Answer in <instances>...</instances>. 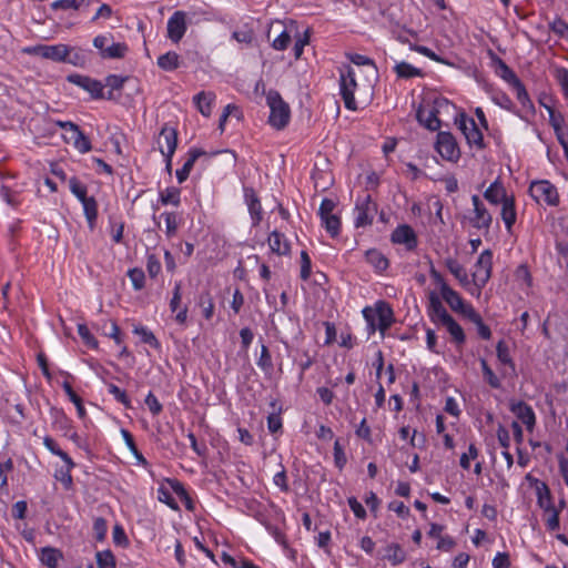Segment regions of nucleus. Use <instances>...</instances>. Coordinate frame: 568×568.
I'll list each match as a JSON object with an SVG mask.
<instances>
[{
	"instance_id": "1",
	"label": "nucleus",
	"mask_w": 568,
	"mask_h": 568,
	"mask_svg": "<svg viewBox=\"0 0 568 568\" xmlns=\"http://www.w3.org/2000/svg\"><path fill=\"white\" fill-rule=\"evenodd\" d=\"M267 105L270 106L268 123L277 129H284L291 118L290 105L282 99L277 91L271 90L266 95Z\"/></svg>"
},
{
	"instance_id": "2",
	"label": "nucleus",
	"mask_w": 568,
	"mask_h": 568,
	"mask_svg": "<svg viewBox=\"0 0 568 568\" xmlns=\"http://www.w3.org/2000/svg\"><path fill=\"white\" fill-rule=\"evenodd\" d=\"M363 316L371 327V332L377 328L381 333H385L394 322V312L386 302H378L376 304L375 313L372 308L365 307Z\"/></svg>"
},
{
	"instance_id": "3",
	"label": "nucleus",
	"mask_w": 568,
	"mask_h": 568,
	"mask_svg": "<svg viewBox=\"0 0 568 568\" xmlns=\"http://www.w3.org/2000/svg\"><path fill=\"white\" fill-rule=\"evenodd\" d=\"M377 214V204L369 194L357 196L354 209L355 227H365L372 225Z\"/></svg>"
},
{
	"instance_id": "4",
	"label": "nucleus",
	"mask_w": 568,
	"mask_h": 568,
	"mask_svg": "<svg viewBox=\"0 0 568 568\" xmlns=\"http://www.w3.org/2000/svg\"><path fill=\"white\" fill-rule=\"evenodd\" d=\"M28 53H34L44 59L52 60L54 62H68L71 64H79L78 61L70 57V48L65 44H40L33 48L26 49Z\"/></svg>"
},
{
	"instance_id": "5",
	"label": "nucleus",
	"mask_w": 568,
	"mask_h": 568,
	"mask_svg": "<svg viewBox=\"0 0 568 568\" xmlns=\"http://www.w3.org/2000/svg\"><path fill=\"white\" fill-rule=\"evenodd\" d=\"M429 274L434 283L439 287L443 300L453 311L460 312L466 304L459 293L446 283L443 275L435 267H430Z\"/></svg>"
},
{
	"instance_id": "6",
	"label": "nucleus",
	"mask_w": 568,
	"mask_h": 568,
	"mask_svg": "<svg viewBox=\"0 0 568 568\" xmlns=\"http://www.w3.org/2000/svg\"><path fill=\"white\" fill-rule=\"evenodd\" d=\"M356 88L357 83L355 79V72L353 68L347 65L346 70H341L339 89L345 108L352 111L357 110V104L354 97Z\"/></svg>"
},
{
	"instance_id": "7",
	"label": "nucleus",
	"mask_w": 568,
	"mask_h": 568,
	"mask_svg": "<svg viewBox=\"0 0 568 568\" xmlns=\"http://www.w3.org/2000/svg\"><path fill=\"white\" fill-rule=\"evenodd\" d=\"M435 149L446 161L457 162L460 158V150L456 139L449 132H438Z\"/></svg>"
},
{
	"instance_id": "8",
	"label": "nucleus",
	"mask_w": 568,
	"mask_h": 568,
	"mask_svg": "<svg viewBox=\"0 0 568 568\" xmlns=\"http://www.w3.org/2000/svg\"><path fill=\"white\" fill-rule=\"evenodd\" d=\"M493 268V252L485 250L478 256L475 264V271L473 273V281L480 291L489 281Z\"/></svg>"
},
{
	"instance_id": "9",
	"label": "nucleus",
	"mask_w": 568,
	"mask_h": 568,
	"mask_svg": "<svg viewBox=\"0 0 568 568\" xmlns=\"http://www.w3.org/2000/svg\"><path fill=\"white\" fill-rule=\"evenodd\" d=\"M530 195L538 202H544L548 205H557L559 195L557 189L549 181L541 180L532 182L529 187Z\"/></svg>"
},
{
	"instance_id": "10",
	"label": "nucleus",
	"mask_w": 568,
	"mask_h": 568,
	"mask_svg": "<svg viewBox=\"0 0 568 568\" xmlns=\"http://www.w3.org/2000/svg\"><path fill=\"white\" fill-rule=\"evenodd\" d=\"M457 124L469 145H475L477 149L485 148L483 133L473 118L460 114V118L457 120Z\"/></svg>"
},
{
	"instance_id": "11",
	"label": "nucleus",
	"mask_w": 568,
	"mask_h": 568,
	"mask_svg": "<svg viewBox=\"0 0 568 568\" xmlns=\"http://www.w3.org/2000/svg\"><path fill=\"white\" fill-rule=\"evenodd\" d=\"M186 13L184 11H175L168 20V38L178 43L186 32Z\"/></svg>"
},
{
	"instance_id": "12",
	"label": "nucleus",
	"mask_w": 568,
	"mask_h": 568,
	"mask_svg": "<svg viewBox=\"0 0 568 568\" xmlns=\"http://www.w3.org/2000/svg\"><path fill=\"white\" fill-rule=\"evenodd\" d=\"M509 409L526 426L528 432H532L536 425V415L530 405L524 400H511Z\"/></svg>"
},
{
	"instance_id": "13",
	"label": "nucleus",
	"mask_w": 568,
	"mask_h": 568,
	"mask_svg": "<svg viewBox=\"0 0 568 568\" xmlns=\"http://www.w3.org/2000/svg\"><path fill=\"white\" fill-rule=\"evenodd\" d=\"M68 81L88 91L93 99H102L103 84L95 79L81 74H70Z\"/></svg>"
},
{
	"instance_id": "14",
	"label": "nucleus",
	"mask_w": 568,
	"mask_h": 568,
	"mask_svg": "<svg viewBox=\"0 0 568 568\" xmlns=\"http://www.w3.org/2000/svg\"><path fill=\"white\" fill-rule=\"evenodd\" d=\"M160 151L165 158H173L178 146V132L174 128L164 124L159 135Z\"/></svg>"
},
{
	"instance_id": "15",
	"label": "nucleus",
	"mask_w": 568,
	"mask_h": 568,
	"mask_svg": "<svg viewBox=\"0 0 568 568\" xmlns=\"http://www.w3.org/2000/svg\"><path fill=\"white\" fill-rule=\"evenodd\" d=\"M63 140L65 143L72 144L80 153H87L92 148L89 138L75 123L64 132Z\"/></svg>"
},
{
	"instance_id": "16",
	"label": "nucleus",
	"mask_w": 568,
	"mask_h": 568,
	"mask_svg": "<svg viewBox=\"0 0 568 568\" xmlns=\"http://www.w3.org/2000/svg\"><path fill=\"white\" fill-rule=\"evenodd\" d=\"M471 202L474 205V217L471 219V224L476 229H489L493 222V217L490 213L487 211L483 202L480 201L478 195L471 196Z\"/></svg>"
},
{
	"instance_id": "17",
	"label": "nucleus",
	"mask_w": 568,
	"mask_h": 568,
	"mask_svg": "<svg viewBox=\"0 0 568 568\" xmlns=\"http://www.w3.org/2000/svg\"><path fill=\"white\" fill-rule=\"evenodd\" d=\"M390 240L395 244H404L408 251H412L417 246L416 234L407 224L397 226L393 231Z\"/></svg>"
},
{
	"instance_id": "18",
	"label": "nucleus",
	"mask_w": 568,
	"mask_h": 568,
	"mask_svg": "<svg viewBox=\"0 0 568 568\" xmlns=\"http://www.w3.org/2000/svg\"><path fill=\"white\" fill-rule=\"evenodd\" d=\"M244 199L248 206L252 225L256 226L262 221V205L260 199L254 189L251 186H244Z\"/></svg>"
},
{
	"instance_id": "19",
	"label": "nucleus",
	"mask_w": 568,
	"mask_h": 568,
	"mask_svg": "<svg viewBox=\"0 0 568 568\" xmlns=\"http://www.w3.org/2000/svg\"><path fill=\"white\" fill-rule=\"evenodd\" d=\"M182 301V283L175 282L172 292V298L170 301V310L172 313H176L175 321L179 324H185L187 320V306H181Z\"/></svg>"
},
{
	"instance_id": "20",
	"label": "nucleus",
	"mask_w": 568,
	"mask_h": 568,
	"mask_svg": "<svg viewBox=\"0 0 568 568\" xmlns=\"http://www.w3.org/2000/svg\"><path fill=\"white\" fill-rule=\"evenodd\" d=\"M267 242L272 253L277 255H288L291 253L288 240L283 233L276 230L270 233Z\"/></svg>"
},
{
	"instance_id": "21",
	"label": "nucleus",
	"mask_w": 568,
	"mask_h": 568,
	"mask_svg": "<svg viewBox=\"0 0 568 568\" xmlns=\"http://www.w3.org/2000/svg\"><path fill=\"white\" fill-rule=\"evenodd\" d=\"M437 114L438 110L435 108L427 111L419 106L416 111L417 121L429 131H437L440 128V120Z\"/></svg>"
},
{
	"instance_id": "22",
	"label": "nucleus",
	"mask_w": 568,
	"mask_h": 568,
	"mask_svg": "<svg viewBox=\"0 0 568 568\" xmlns=\"http://www.w3.org/2000/svg\"><path fill=\"white\" fill-rule=\"evenodd\" d=\"M484 197L494 205L503 204L505 200H508L510 196L507 195L506 189L499 179L494 181L487 190L484 192Z\"/></svg>"
},
{
	"instance_id": "23",
	"label": "nucleus",
	"mask_w": 568,
	"mask_h": 568,
	"mask_svg": "<svg viewBox=\"0 0 568 568\" xmlns=\"http://www.w3.org/2000/svg\"><path fill=\"white\" fill-rule=\"evenodd\" d=\"M428 301V315L433 322L439 324L450 315L434 292L429 294Z\"/></svg>"
},
{
	"instance_id": "24",
	"label": "nucleus",
	"mask_w": 568,
	"mask_h": 568,
	"mask_svg": "<svg viewBox=\"0 0 568 568\" xmlns=\"http://www.w3.org/2000/svg\"><path fill=\"white\" fill-rule=\"evenodd\" d=\"M205 154H206L205 151H203L201 149H197V148L190 149L189 159L185 161L183 166L176 171V179H178L179 183H183L184 181H186L196 160L200 156L205 155Z\"/></svg>"
},
{
	"instance_id": "25",
	"label": "nucleus",
	"mask_w": 568,
	"mask_h": 568,
	"mask_svg": "<svg viewBox=\"0 0 568 568\" xmlns=\"http://www.w3.org/2000/svg\"><path fill=\"white\" fill-rule=\"evenodd\" d=\"M215 100V94L213 92H205L202 91L194 95L193 101L197 108V110L201 112L204 116H210L212 113V104Z\"/></svg>"
},
{
	"instance_id": "26",
	"label": "nucleus",
	"mask_w": 568,
	"mask_h": 568,
	"mask_svg": "<svg viewBox=\"0 0 568 568\" xmlns=\"http://www.w3.org/2000/svg\"><path fill=\"white\" fill-rule=\"evenodd\" d=\"M440 325H443L447 332L450 334L453 341L457 344V345H462L465 343L466 341V335L464 333V329L463 327L455 321V318L449 315L447 318H445L442 323H439Z\"/></svg>"
},
{
	"instance_id": "27",
	"label": "nucleus",
	"mask_w": 568,
	"mask_h": 568,
	"mask_svg": "<svg viewBox=\"0 0 568 568\" xmlns=\"http://www.w3.org/2000/svg\"><path fill=\"white\" fill-rule=\"evenodd\" d=\"M500 215L507 231L510 232L517 219L514 196H510L508 200H505V202L501 204Z\"/></svg>"
},
{
	"instance_id": "28",
	"label": "nucleus",
	"mask_w": 568,
	"mask_h": 568,
	"mask_svg": "<svg viewBox=\"0 0 568 568\" xmlns=\"http://www.w3.org/2000/svg\"><path fill=\"white\" fill-rule=\"evenodd\" d=\"M365 257L367 263L371 264L377 272H384L389 266L388 258L376 248L366 251Z\"/></svg>"
},
{
	"instance_id": "29",
	"label": "nucleus",
	"mask_w": 568,
	"mask_h": 568,
	"mask_svg": "<svg viewBox=\"0 0 568 568\" xmlns=\"http://www.w3.org/2000/svg\"><path fill=\"white\" fill-rule=\"evenodd\" d=\"M384 558L393 566H398L406 560V552L399 544L393 542L385 548Z\"/></svg>"
},
{
	"instance_id": "30",
	"label": "nucleus",
	"mask_w": 568,
	"mask_h": 568,
	"mask_svg": "<svg viewBox=\"0 0 568 568\" xmlns=\"http://www.w3.org/2000/svg\"><path fill=\"white\" fill-rule=\"evenodd\" d=\"M82 203L85 219L88 221L89 229L92 231L95 227L98 217V203L93 196L84 200Z\"/></svg>"
},
{
	"instance_id": "31",
	"label": "nucleus",
	"mask_w": 568,
	"mask_h": 568,
	"mask_svg": "<svg viewBox=\"0 0 568 568\" xmlns=\"http://www.w3.org/2000/svg\"><path fill=\"white\" fill-rule=\"evenodd\" d=\"M394 71H395L396 75L400 79H412L415 77H419V78L424 77V72L420 69L415 68L414 65H412L405 61L397 63L394 67Z\"/></svg>"
},
{
	"instance_id": "32",
	"label": "nucleus",
	"mask_w": 568,
	"mask_h": 568,
	"mask_svg": "<svg viewBox=\"0 0 568 568\" xmlns=\"http://www.w3.org/2000/svg\"><path fill=\"white\" fill-rule=\"evenodd\" d=\"M60 559H62L60 550L52 547H44L41 549L40 560L47 567L57 568Z\"/></svg>"
},
{
	"instance_id": "33",
	"label": "nucleus",
	"mask_w": 568,
	"mask_h": 568,
	"mask_svg": "<svg viewBox=\"0 0 568 568\" xmlns=\"http://www.w3.org/2000/svg\"><path fill=\"white\" fill-rule=\"evenodd\" d=\"M158 65L164 71H174L180 67V57L174 51H169L158 58Z\"/></svg>"
},
{
	"instance_id": "34",
	"label": "nucleus",
	"mask_w": 568,
	"mask_h": 568,
	"mask_svg": "<svg viewBox=\"0 0 568 568\" xmlns=\"http://www.w3.org/2000/svg\"><path fill=\"white\" fill-rule=\"evenodd\" d=\"M445 265L448 271L459 281L462 285H467L469 283L468 274L465 267L458 263L457 260L447 258L445 261Z\"/></svg>"
},
{
	"instance_id": "35",
	"label": "nucleus",
	"mask_w": 568,
	"mask_h": 568,
	"mask_svg": "<svg viewBox=\"0 0 568 568\" xmlns=\"http://www.w3.org/2000/svg\"><path fill=\"white\" fill-rule=\"evenodd\" d=\"M168 483L171 485L173 491L180 497V499L184 503V506L187 510H194V504L189 493L184 488L183 484L176 479H168Z\"/></svg>"
},
{
	"instance_id": "36",
	"label": "nucleus",
	"mask_w": 568,
	"mask_h": 568,
	"mask_svg": "<svg viewBox=\"0 0 568 568\" xmlns=\"http://www.w3.org/2000/svg\"><path fill=\"white\" fill-rule=\"evenodd\" d=\"M160 202L163 205L172 204L179 206L181 204V190L175 186L166 187L160 192Z\"/></svg>"
},
{
	"instance_id": "37",
	"label": "nucleus",
	"mask_w": 568,
	"mask_h": 568,
	"mask_svg": "<svg viewBox=\"0 0 568 568\" xmlns=\"http://www.w3.org/2000/svg\"><path fill=\"white\" fill-rule=\"evenodd\" d=\"M129 80V77H122L118 74H110L105 78V87L110 88L108 94L104 95L106 100H114V90H121L124 83Z\"/></svg>"
},
{
	"instance_id": "38",
	"label": "nucleus",
	"mask_w": 568,
	"mask_h": 568,
	"mask_svg": "<svg viewBox=\"0 0 568 568\" xmlns=\"http://www.w3.org/2000/svg\"><path fill=\"white\" fill-rule=\"evenodd\" d=\"M537 503L544 510H549L555 507L550 490L545 483H541V485L537 487Z\"/></svg>"
},
{
	"instance_id": "39",
	"label": "nucleus",
	"mask_w": 568,
	"mask_h": 568,
	"mask_svg": "<svg viewBox=\"0 0 568 568\" xmlns=\"http://www.w3.org/2000/svg\"><path fill=\"white\" fill-rule=\"evenodd\" d=\"M162 216L165 220V234L169 239L175 236L180 226V217L175 212H164Z\"/></svg>"
},
{
	"instance_id": "40",
	"label": "nucleus",
	"mask_w": 568,
	"mask_h": 568,
	"mask_svg": "<svg viewBox=\"0 0 568 568\" xmlns=\"http://www.w3.org/2000/svg\"><path fill=\"white\" fill-rule=\"evenodd\" d=\"M133 333L139 335L141 341L143 343L150 345L151 347H153L155 349H159L161 347V344L158 341V338L155 337V335L150 329H148L146 327H144V326H135L134 329H133Z\"/></svg>"
},
{
	"instance_id": "41",
	"label": "nucleus",
	"mask_w": 568,
	"mask_h": 568,
	"mask_svg": "<svg viewBox=\"0 0 568 568\" xmlns=\"http://www.w3.org/2000/svg\"><path fill=\"white\" fill-rule=\"evenodd\" d=\"M128 52L125 43H112L102 51V57L108 59H121Z\"/></svg>"
},
{
	"instance_id": "42",
	"label": "nucleus",
	"mask_w": 568,
	"mask_h": 568,
	"mask_svg": "<svg viewBox=\"0 0 568 568\" xmlns=\"http://www.w3.org/2000/svg\"><path fill=\"white\" fill-rule=\"evenodd\" d=\"M496 353L498 361L504 364L511 367V369H515V364L510 357L509 348L505 341H499L496 345Z\"/></svg>"
},
{
	"instance_id": "43",
	"label": "nucleus",
	"mask_w": 568,
	"mask_h": 568,
	"mask_svg": "<svg viewBox=\"0 0 568 568\" xmlns=\"http://www.w3.org/2000/svg\"><path fill=\"white\" fill-rule=\"evenodd\" d=\"M257 366L265 373L270 374L273 371V362L271 353L267 348V346L262 345L261 347V355L257 359Z\"/></svg>"
},
{
	"instance_id": "44",
	"label": "nucleus",
	"mask_w": 568,
	"mask_h": 568,
	"mask_svg": "<svg viewBox=\"0 0 568 568\" xmlns=\"http://www.w3.org/2000/svg\"><path fill=\"white\" fill-rule=\"evenodd\" d=\"M480 366L483 371V375L485 381L489 384L493 388H499L501 386L499 378L496 376V374L493 372V369L489 367L486 359H480Z\"/></svg>"
},
{
	"instance_id": "45",
	"label": "nucleus",
	"mask_w": 568,
	"mask_h": 568,
	"mask_svg": "<svg viewBox=\"0 0 568 568\" xmlns=\"http://www.w3.org/2000/svg\"><path fill=\"white\" fill-rule=\"evenodd\" d=\"M128 276L135 291H141L144 287L145 275L142 268L134 267L128 271Z\"/></svg>"
},
{
	"instance_id": "46",
	"label": "nucleus",
	"mask_w": 568,
	"mask_h": 568,
	"mask_svg": "<svg viewBox=\"0 0 568 568\" xmlns=\"http://www.w3.org/2000/svg\"><path fill=\"white\" fill-rule=\"evenodd\" d=\"M69 186L70 191L80 202H83L84 200L89 199L87 195V186L81 183L77 178H71L69 180Z\"/></svg>"
},
{
	"instance_id": "47",
	"label": "nucleus",
	"mask_w": 568,
	"mask_h": 568,
	"mask_svg": "<svg viewBox=\"0 0 568 568\" xmlns=\"http://www.w3.org/2000/svg\"><path fill=\"white\" fill-rule=\"evenodd\" d=\"M98 568H115V558L110 550L97 552Z\"/></svg>"
},
{
	"instance_id": "48",
	"label": "nucleus",
	"mask_w": 568,
	"mask_h": 568,
	"mask_svg": "<svg viewBox=\"0 0 568 568\" xmlns=\"http://www.w3.org/2000/svg\"><path fill=\"white\" fill-rule=\"evenodd\" d=\"M497 64L498 74L501 79H504L509 84H514L519 81V78L516 75V73L501 59H498Z\"/></svg>"
},
{
	"instance_id": "49",
	"label": "nucleus",
	"mask_w": 568,
	"mask_h": 568,
	"mask_svg": "<svg viewBox=\"0 0 568 568\" xmlns=\"http://www.w3.org/2000/svg\"><path fill=\"white\" fill-rule=\"evenodd\" d=\"M326 231L333 236H337L339 234L341 229V220L337 215H329L321 219Z\"/></svg>"
},
{
	"instance_id": "50",
	"label": "nucleus",
	"mask_w": 568,
	"mask_h": 568,
	"mask_svg": "<svg viewBox=\"0 0 568 568\" xmlns=\"http://www.w3.org/2000/svg\"><path fill=\"white\" fill-rule=\"evenodd\" d=\"M271 406L273 408V413H271L267 417V428L272 434L277 433L282 428V419L280 414L275 413L276 402H272Z\"/></svg>"
},
{
	"instance_id": "51",
	"label": "nucleus",
	"mask_w": 568,
	"mask_h": 568,
	"mask_svg": "<svg viewBox=\"0 0 568 568\" xmlns=\"http://www.w3.org/2000/svg\"><path fill=\"white\" fill-rule=\"evenodd\" d=\"M108 392L111 395H113V397L116 399V402L121 403L126 408L131 407V400H130L129 396L126 395V393L124 390L119 388L116 385L108 384Z\"/></svg>"
},
{
	"instance_id": "52",
	"label": "nucleus",
	"mask_w": 568,
	"mask_h": 568,
	"mask_svg": "<svg viewBox=\"0 0 568 568\" xmlns=\"http://www.w3.org/2000/svg\"><path fill=\"white\" fill-rule=\"evenodd\" d=\"M347 58L349 59V61L356 65H367V67H371L372 68V71L374 74L377 73V68H376V64L375 62L366 57V55H363V54H358V53H349L347 54Z\"/></svg>"
},
{
	"instance_id": "53",
	"label": "nucleus",
	"mask_w": 568,
	"mask_h": 568,
	"mask_svg": "<svg viewBox=\"0 0 568 568\" xmlns=\"http://www.w3.org/2000/svg\"><path fill=\"white\" fill-rule=\"evenodd\" d=\"M78 333L84 344L90 348H97L98 347V341L95 337L90 333L89 328L84 324L78 325Z\"/></svg>"
},
{
	"instance_id": "54",
	"label": "nucleus",
	"mask_w": 568,
	"mask_h": 568,
	"mask_svg": "<svg viewBox=\"0 0 568 568\" xmlns=\"http://www.w3.org/2000/svg\"><path fill=\"white\" fill-rule=\"evenodd\" d=\"M511 85L515 89L517 99L521 103V105L523 106H527V105L532 106V103L529 99L528 92H527L524 83L519 80Z\"/></svg>"
},
{
	"instance_id": "55",
	"label": "nucleus",
	"mask_w": 568,
	"mask_h": 568,
	"mask_svg": "<svg viewBox=\"0 0 568 568\" xmlns=\"http://www.w3.org/2000/svg\"><path fill=\"white\" fill-rule=\"evenodd\" d=\"M85 2V0H57L51 3V8L53 10H68V9H74L78 10L81 8V6Z\"/></svg>"
},
{
	"instance_id": "56",
	"label": "nucleus",
	"mask_w": 568,
	"mask_h": 568,
	"mask_svg": "<svg viewBox=\"0 0 568 568\" xmlns=\"http://www.w3.org/2000/svg\"><path fill=\"white\" fill-rule=\"evenodd\" d=\"M333 450L335 466L342 470L347 463V458L338 439L335 440Z\"/></svg>"
},
{
	"instance_id": "57",
	"label": "nucleus",
	"mask_w": 568,
	"mask_h": 568,
	"mask_svg": "<svg viewBox=\"0 0 568 568\" xmlns=\"http://www.w3.org/2000/svg\"><path fill=\"white\" fill-rule=\"evenodd\" d=\"M312 262L306 251L301 252V278L307 281L311 276Z\"/></svg>"
},
{
	"instance_id": "58",
	"label": "nucleus",
	"mask_w": 568,
	"mask_h": 568,
	"mask_svg": "<svg viewBox=\"0 0 568 568\" xmlns=\"http://www.w3.org/2000/svg\"><path fill=\"white\" fill-rule=\"evenodd\" d=\"M54 477L57 480L61 481L65 489H71L73 485V479L71 476V470L61 467L55 470Z\"/></svg>"
},
{
	"instance_id": "59",
	"label": "nucleus",
	"mask_w": 568,
	"mask_h": 568,
	"mask_svg": "<svg viewBox=\"0 0 568 568\" xmlns=\"http://www.w3.org/2000/svg\"><path fill=\"white\" fill-rule=\"evenodd\" d=\"M161 263L160 260L154 254L148 255L146 260V270L150 275V277L154 278L159 275L161 272Z\"/></svg>"
},
{
	"instance_id": "60",
	"label": "nucleus",
	"mask_w": 568,
	"mask_h": 568,
	"mask_svg": "<svg viewBox=\"0 0 568 568\" xmlns=\"http://www.w3.org/2000/svg\"><path fill=\"white\" fill-rule=\"evenodd\" d=\"M158 499L161 503L166 504L173 510L179 509V506H178L176 501L174 500V498L172 497L171 493L165 487L161 486L158 489Z\"/></svg>"
},
{
	"instance_id": "61",
	"label": "nucleus",
	"mask_w": 568,
	"mask_h": 568,
	"mask_svg": "<svg viewBox=\"0 0 568 568\" xmlns=\"http://www.w3.org/2000/svg\"><path fill=\"white\" fill-rule=\"evenodd\" d=\"M200 305L203 306L204 317L210 320L213 316L214 304L209 293L202 294L200 296Z\"/></svg>"
},
{
	"instance_id": "62",
	"label": "nucleus",
	"mask_w": 568,
	"mask_h": 568,
	"mask_svg": "<svg viewBox=\"0 0 568 568\" xmlns=\"http://www.w3.org/2000/svg\"><path fill=\"white\" fill-rule=\"evenodd\" d=\"M145 404L146 406L149 407L150 412L152 413L153 416H156L159 415L162 409H163V406L162 404L159 402V399L156 398V396L150 392L146 397H145Z\"/></svg>"
},
{
	"instance_id": "63",
	"label": "nucleus",
	"mask_w": 568,
	"mask_h": 568,
	"mask_svg": "<svg viewBox=\"0 0 568 568\" xmlns=\"http://www.w3.org/2000/svg\"><path fill=\"white\" fill-rule=\"evenodd\" d=\"M515 277L519 282H524L528 287L531 286V274L525 264H520L515 272Z\"/></svg>"
},
{
	"instance_id": "64",
	"label": "nucleus",
	"mask_w": 568,
	"mask_h": 568,
	"mask_svg": "<svg viewBox=\"0 0 568 568\" xmlns=\"http://www.w3.org/2000/svg\"><path fill=\"white\" fill-rule=\"evenodd\" d=\"M549 27L550 30L560 38H564L566 32H568V23L560 18H556L552 22H550Z\"/></svg>"
}]
</instances>
